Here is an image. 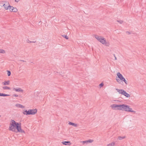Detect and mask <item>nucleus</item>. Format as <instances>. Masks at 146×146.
Returning <instances> with one entry per match:
<instances>
[{"label": "nucleus", "instance_id": "obj_1", "mask_svg": "<svg viewBox=\"0 0 146 146\" xmlns=\"http://www.w3.org/2000/svg\"><path fill=\"white\" fill-rule=\"evenodd\" d=\"M110 107L114 110L125 111H126L135 113V111L133 110L131 108H129V106L124 104L121 105L113 104L111 105Z\"/></svg>", "mask_w": 146, "mask_h": 146}, {"label": "nucleus", "instance_id": "obj_32", "mask_svg": "<svg viewBox=\"0 0 146 146\" xmlns=\"http://www.w3.org/2000/svg\"><path fill=\"white\" fill-rule=\"evenodd\" d=\"M13 96H15V97H18V95H16L15 94H13Z\"/></svg>", "mask_w": 146, "mask_h": 146}, {"label": "nucleus", "instance_id": "obj_6", "mask_svg": "<svg viewBox=\"0 0 146 146\" xmlns=\"http://www.w3.org/2000/svg\"><path fill=\"white\" fill-rule=\"evenodd\" d=\"M94 141L93 140L89 139L88 140H86L84 141H82V143L83 144H87L89 143H91Z\"/></svg>", "mask_w": 146, "mask_h": 146}, {"label": "nucleus", "instance_id": "obj_5", "mask_svg": "<svg viewBox=\"0 0 146 146\" xmlns=\"http://www.w3.org/2000/svg\"><path fill=\"white\" fill-rule=\"evenodd\" d=\"M117 75L118 77L121 80H122L124 78V77L119 72H118L117 74Z\"/></svg>", "mask_w": 146, "mask_h": 146}, {"label": "nucleus", "instance_id": "obj_18", "mask_svg": "<svg viewBox=\"0 0 146 146\" xmlns=\"http://www.w3.org/2000/svg\"><path fill=\"white\" fill-rule=\"evenodd\" d=\"M3 88L4 90H10L11 89V88L10 87H7V86H3Z\"/></svg>", "mask_w": 146, "mask_h": 146}, {"label": "nucleus", "instance_id": "obj_15", "mask_svg": "<svg viewBox=\"0 0 146 146\" xmlns=\"http://www.w3.org/2000/svg\"><path fill=\"white\" fill-rule=\"evenodd\" d=\"M17 10V9L16 8L13 7L11 9V12H16Z\"/></svg>", "mask_w": 146, "mask_h": 146}, {"label": "nucleus", "instance_id": "obj_2", "mask_svg": "<svg viewBox=\"0 0 146 146\" xmlns=\"http://www.w3.org/2000/svg\"><path fill=\"white\" fill-rule=\"evenodd\" d=\"M11 123L10 124V127L9 130L13 131H15V128L17 130V131L21 133H25L24 131L21 128V123H19L16 122L13 119L11 120Z\"/></svg>", "mask_w": 146, "mask_h": 146}, {"label": "nucleus", "instance_id": "obj_33", "mask_svg": "<svg viewBox=\"0 0 146 146\" xmlns=\"http://www.w3.org/2000/svg\"><path fill=\"white\" fill-rule=\"evenodd\" d=\"M126 33L128 35H129V34H131V33L129 31H127L126 32Z\"/></svg>", "mask_w": 146, "mask_h": 146}, {"label": "nucleus", "instance_id": "obj_3", "mask_svg": "<svg viewBox=\"0 0 146 146\" xmlns=\"http://www.w3.org/2000/svg\"><path fill=\"white\" fill-rule=\"evenodd\" d=\"M98 40L103 44H105L106 42V40L105 38L103 37H102V36H100L99 40Z\"/></svg>", "mask_w": 146, "mask_h": 146}, {"label": "nucleus", "instance_id": "obj_21", "mask_svg": "<svg viewBox=\"0 0 146 146\" xmlns=\"http://www.w3.org/2000/svg\"><path fill=\"white\" fill-rule=\"evenodd\" d=\"M125 137V136L123 137L119 136L118 137V139L119 140H121L123 139H124Z\"/></svg>", "mask_w": 146, "mask_h": 146}, {"label": "nucleus", "instance_id": "obj_27", "mask_svg": "<svg viewBox=\"0 0 146 146\" xmlns=\"http://www.w3.org/2000/svg\"><path fill=\"white\" fill-rule=\"evenodd\" d=\"M117 21L121 24H122L123 22V21L121 20H117Z\"/></svg>", "mask_w": 146, "mask_h": 146}, {"label": "nucleus", "instance_id": "obj_22", "mask_svg": "<svg viewBox=\"0 0 146 146\" xmlns=\"http://www.w3.org/2000/svg\"><path fill=\"white\" fill-rule=\"evenodd\" d=\"M0 53L4 54L5 53V51L4 50L0 49Z\"/></svg>", "mask_w": 146, "mask_h": 146}, {"label": "nucleus", "instance_id": "obj_16", "mask_svg": "<svg viewBox=\"0 0 146 146\" xmlns=\"http://www.w3.org/2000/svg\"><path fill=\"white\" fill-rule=\"evenodd\" d=\"M3 6L4 7L6 10H8V4L5 5V4H4L3 5Z\"/></svg>", "mask_w": 146, "mask_h": 146}, {"label": "nucleus", "instance_id": "obj_9", "mask_svg": "<svg viewBox=\"0 0 146 146\" xmlns=\"http://www.w3.org/2000/svg\"><path fill=\"white\" fill-rule=\"evenodd\" d=\"M13 90L18 92H23V90L21 88H19L18 89H16L15 88H13Z\"/></svg>", "mask_w": 146, "mask_h": 146}, {"label": "nucleus", "instance_id": "obj_38", "mask_svg": "<svg viewBox=\"0 0 146 146\" xmlns=\"http://www.w3.org/2000/svg\"><path fill=\"white\" fill-rule=\"evenodd\" d=\"M36 42V41H31V42L35 43Z\"/></svg>", "mask_w": 146, "mask_h": 146}, {"label": "nucleus", "instance_id": "obj_10", "mask_svg": "<svg viewBox=\"0 0 146 146\" xmlns=\"http://www.w3.org/2000/svg\"><path fill=\"white\" fill-rule=\"evenodd\" d=\"M15 106L17 107L22 108H25V107L24 106L20 104H16Z\"/></svg>", "mask_w": 146, "mask_h": 146}, {"label": "nucleus", "instance_id": "obj_13", "mask_svg": "<svg viewBox=\"0 0 146 146\" xmlns=\"http://www.w3.org/2000/svg\"><path fill=\"white\" fill-rule=\"evenodd\" d=\"M3 83L4 85H8L9 84L10 81L9 80L5 81L4 82H3Z\"/></svg>", "mask_w": 146, "mask_h": 146}, {"label": "nucleus", "instance_id": "obj_20", "mask_svg": "<svg viewBox=\"0 0 146 146\" xmlns=\"http://www.w3.org/2000/svg\"><path fill=\"white\" fill-rule=\"evenodd\" d=\"M115 145V143L114 142H112L111 143L109 144L108 146H113Z\"/></svg>", "mask_w": 146, "mask_h": 146}, {"label": "nucleus", "instance_id": "obj_12", "mask_svg": "<svg viewBox=\"0 0 146 146\" xmlns=\"http://www.w3.org/2000/svg\"><path fill=\"white\" fill-rule=\"evenodd\" d=\"M23 113L24 115H29V110L27 111V110H25L23 112Z\"/></svg>", "mask_w": 146, "mask_h": 146}, {"label": "nucleus", "instance_id": "obj_28", "mask_svg": "<svg viewBox=\"0 0 146 146\" xmlns=\"http://www.w3.org/2000/svg\"><path fill=\"white\" fill-rule=\"evenodd\" d=\"M62 36L66 39H68V36L66 35H62Z\"/></svg>", "mask_w": 146, "mask_h": 146}, {"label": "nucleus", "instance_id": "obj_17", "mask_svg": "<svg viewBox=\"0 0 146 146\" xmlns=\"http://www.w3.org/2000/svg\"><path fill=\"white\" fill-rule=\"evenodd\" d=\"M10 95L9 94H6L3 93H0V96H9Z\"/></svg>", "mask_w": 146, "mask_h": 146}, {"label": "nucleus", "instance_id": "obj_36", "mask_svg": "<svg viewBox=\"0 0 146 146\" xmlns=\"http://www.w3.org/2000/svg\"><path fill=\"white\" fill-rule=\"evenodd\" d=\"M19 0H15V1L16 2H19Z\"/></svg>", "mask_w": 146, "mask_h": 146}, {"label": "nucleus", "instance_id": "obj_30", "mask_svg": "<svg viewBox=\"0 0 146 146\" xmlns=\"http://www.w3.org/2000/svg\"><path fill=\"white\" fill-rule=\"evenodd\" d=\"M99 86L100 87H101L104 86V84L102 83L100 84Z\"/></svg>", "mask_w": 146, "mask_h": 146}, {"label": "nucleus", "instance_id": "obj_39", "mask_svg": "<svg viewBox=\"0 0 146 146\" xmlns=\"http://www.w3.org/2000/svg\"><path fill=\"white\" fill-rule=\"evenodd\" d=\"M1 115H0V117H1Z\"/></svg>", "mask_w": 146, "mask_h": 146}, {"label": "nucleus", "instance_id": "obj_19", "mask_svg": "<svg viewBox=\"0 0 146 146\" xmlns=\"http://www.w3.org/2000/svg\"><path fill=\"white\" fill-rule=\"evenodd\" d=\"M7 4L9 5H8V9L10 10V11L11 12V9L13 7L12 6L9 5V3H7Z\"/></svg>", "mask_w": 146, "mask_h": 146}, {"label": "nucleus", "instance_id": "obj_31", "mask_svg": "<svg viewBox=\"0 0 146 146\" xmlns=\"http://www.w3.org/2000/svg\"><path fill=\"white\" fill-rule=\"evenodd\" d=\"M27 42L28 43H31V41H30L29 39H28L27 40Z\"/></svg>", "mask_w": 146, "mask_h": 146}, {"label": "nucleus", "instance_id": "obj_23", "mask_svg": "<svg viewBox=\"0 0 146 146\" xmlns=\"http://www.w3.org/2000/svg\"><path fill=\"white\" fill-rule=\"evenodd\" d=\"M121 81L122 82L123 81L126 84H127L128 82L124 78Z\"/></svg>", "mask_w": 146, "mask_h": 146}, {"label": "nucleus", "instance_id": "obj_14", "mask_svg": "<svg viewBox=\"0 0 146 146\" xmlns=\"http://www.w3.org/2000/svg\"><path fill=\"white\" fill-rule=\"evenodd\" d=\"M68 124L69 125H72L74 127H77V124L71 122H69Z\"/></svg>", "mask_w": 146, "mask_h": 146}, {"label": "nucleus", "instance_id": "obj_37", "mask_svg": "<svg viewBox=\"0 0 146 146\" xmlns=\"http://www.w3.org/2000/svg\"><path fill=\"white\" fill-rule=\"evenodd\" d=\"M6 2V1H5V2ZM5 2V1H3L2 2V3H4Z\"/></svg>", "mask_w": 146, "mask_h": 146}, {"label": "nucleus", "instance_id": "obj_25", "mask_svg": "<svg viewBox=\"0 0 146 146\" xmlns=\"http://www.w3.org/2000/svg\"><path fill=\"white\" fill-rule=\"evenodd\" d=\"M117 81L119 83V84H121V82H122L121 81L120 79H116Z\"/></svg>", "mask_w": 146, "mask_h": 146}, {"label": "nucleus", "instance_id": "obj_4", "mask_svg": "<svg viewBox=\"0 0 146 146\" xmlns=\"http://www.w3.org/2000/svg\"><path fill=\"white\" fill-rule=\"evenodd\" d=\"M29 115H34L37 112V110L36 109H33L32 110H29Z\"/></svg>", "mask_w": 146, "mask_h": 146}, {"label": "nucleus", "instance_id": "obj_26", "mask_svg": "<svg viewBox=\"0 0 146 146\" xmlns=\"http://www.w3.org/2000/svg\"><path fill=\"white\" fill-rule=\"evenodd\" d=\"M7 75L8 76H9L11 74V72L9 70H7Z\"/></svg>", "mask_w": 146, "mask_h": 146}, {"label": "nucleus", "instance_id": "obj_35", "mask_svg": "<svg viewBox=\"0 0 146 146\" xmlns=\"http://www.w3.org/2000/svg\"><path fill=\"white\" fill-rule=\"evenodd\" d=\"M19 61H22V62H26V61H25L24 60H20Z\"/></svg>", "mask_w": 146, "mask_h": 146}, {"label": "nucleus", "instance_id": "obj_8", "mask_svg": "<svg viewBox=\"0 0 146 146\" xmlns=\"http://www.w3.org/2000/svg\"><path fill=\"white\" fill-rule=\"evenodd\" d=\"M62 144L65 145H71V143L70 141H62Z\"/></svg>", "mask_w": 146, "mask_h": 146}, {"label": "nucleus", "instance_id": "obj_29", "mask_svg": "<svg viewBox=\"0 0 146 146\" xmlns=\"http://www.w3.org/2000/svg\"><path fill=\"white\" fill-rule=\"evenodd\" d=\"M106 46H109L110 45V43L109 42H107L106 41L105 43V44Z\"/></svg>", "mask_w": 146, "mask_h": 146}, {"label": "nucleus", "instance_id": "obj_11", "mask_svg": "<svg viewBox=\"0 0 146 146\" xmlns=\"http://www.w3.org/2000/svg\"><path fill=\"white\" fill-rule=\"evenodd\" d=\"M123 95H124V96H125L127 98H129L130 97V95L129 94H128L127 93L125 90L124 92Z\"/></svg>", "mask_w": 146, "mask_h": 146}, {"label": "nucleus", "instance_id": "obj_34", "mask_svg": "<svg viewBox=\"0 0 146 146\" xmlns=\"http://www.w3.org/2000/svg\"><path fill=\"white\" fill-rule=\"evenodd\" d=\"M113 56H114L115 58V60H117V58H116V56H115V55L114 54H113Z\"/></svg>", "mask_w": 146, "mask_h": 146}, {"label": "nucleus", "instance_id": "obj_24", "mask_svg": "<svg viewBox=\"0 0 146 146\" xmlns=\"http://www.w3.org/2000/svg\"><path fill=\"white\" fill-rule=\"evenodd\" d=\"M94 36L95 38H96L98 40H99L100 36H99L98 35H95Z\"/></svg>", "mask_w": 146, "mask_h": 146}, {"label": "nucleus", "instance_id": "obj_7", "mask_svg": "<svg viewBox=\"0 0 146 146\" xmlns=\"http://www.w3.org/2000/svg\"><path fill=\"white\" fill-rule=\"evenodd\" d=\"M115 90L118 92V93L122 95L123 94L124 90L122 89H119L117 88H116Z\"/></svg>", "mask_w": 146, "mask_h": 146}]
</instances>
